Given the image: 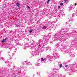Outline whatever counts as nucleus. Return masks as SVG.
I'll return each mask as SVG.
<instances>
[{
    "label": "nucleus",
    "instance_id": "f257e3e1",
    "mask_svg": "<svg viewBox=\"0 0 77 77\" xmlns=\"http://www.w3.org/2000/svg\"><path fill=\"white\" fill-rule=\"evenodd\" d=\"M65 30H66V29H63L60 32H58V34H56V35H57L58 34H59L57 35V36H56V38H57L58 39H60L61 38H63V36L65 35Z\"/></svg>",
    "mask_w": 77,
    "mask_h": 77
},
{
    "label": "nucleus",
    "instance_id": "f03ea898",
    "mask_svg": "<svg viewBox=\"0 0 77 77\" xmlns=\"http://www.w3.org/2000/svg\"><path fill=\"white\" fill-rule=\"evenodd\" d=\"M44 39L42 42V44H41V46H44V45H42V44H44L45 45H47L48 44L47 42L48 41V40H49V38L48 37V35H44Z\"/></svg>",
    "mask_w": 77,
    "mask_h": 77
},
{
    "label": "nucleus",
    "instance_id": "7ed1b4c3",
    "mask_svg": "<svg viewBox=\"0 0 77 77\" xmlns=\"http://www.w3.org/2000/svg\"><path fill=\"white\" fill-rule=\"evenodd\" d=\"M51 56H50V55H48L45 58V59L44 58H41V61H42L43 62H47V60H50V59H53V58L51 57Z\"/></svg>",
    "mask_w": 77,
    "mask_h": 77
},
{
    "label": "nucleus",
    "instance_id": "20e7f679",
    "mask_svg": "<svg viewBox=\"0 0 77 77\" xmlns=\"http://www.w3.org/2000/svg\"><path fill=\"white\" fill-rule=\"evenodd\" d=\"M54 52L53 53L54 56L53 57L51 56V57H52V59L54 58V59H58V58L60 57V56H59V55L56 52V50L54 51Z\"/></svg>",
    "mask_w": 77,
    "mask_h": 77
},
{
    "label": "nucleus",
    "instance_id": "39448f33",
    "mask_svg": "<svg viewBox=\"0 0 77 77\" xmlns=\"http://www.w3.org/2000/svg\"><path fill=\"white\" fill-rule=\"evenodd\" d=\"M32 44L31 45L30 48L31 50H35L36 48H37L36 46H37V44L36 43V42H33L32 43Z\"/></svg>",
    "mask_w": 77,
    "mask_h": 77
},
{
    "label": "nucleus",
    "instance_id": "423d86ee",
    "mask_svg": "<svg viewBox=\"0 0 77 77\" xmlns=\"http://www.w3.org/2000/svg\"><path fill=\"white\" fill-rule=\"evenodd\" d=\"M76 5H77V4H75V5H73L70 6L69 8V10L74 9V6H76Z\"/></svg>",
    "mask_w": 77,
    "mask_h": 77
},
{
    "label": "nucleus",
    "instance_id": "0eeeda50",
    "mask_svg": "<svg viewBox=\"0 0 77 77\" xmlns=\"http://www.w3.org/2000/svg\"><path fill=\"white\" fill-rule=\"evenodd\" d=\"M31 54H32V56H37L39 55V54H37L35 53V51H32V52Z\"/></svg>",
    "mask_w": 77,
    "mask_h": 77
},
{
    "label": "nucleus",
    "instance_id": "6e6552de",
    "mask_svg": "<svg viewBox=\"0 0 77 77\" xmlns=\"http://www.w3.org/2000/svg\"><path fill=\"white\" fill-rule=\"evenodd\" d=\"M23 65H30L29 63H28V62L25 61L22 63Z\"/></svg>",
    "mask_w": 77,
    "mask_h": 77
},
{
    "label": "nucleus",
    "instance_id": "1a4fd4ad",
    "mask_svg": "<svg viewBox=\"0 0 77 77\" xmlns=\"http://www.w3.org/2000/svg\"><path fill=\"white\" fill-rule=\"evenodd\" d=\"M50 47H46L45 48V51H50Z\"/></svg>",
    "mask_w": 77,
    "mask_h": 77
},
{
    "label": "nucleus",
    "instance_id": "9d476101",
    "mask_svg": "<svg viewBox=\"0 0 77 77\" xmlns=\"http://www.w3.org/2000/svg\"><path fill=\"white\" fill-rule=\"evenodd\" d=\"M70 56L71 57H72L74 56V54L73 53H72V52L69 53Z\"/></svg>",
    "mask_w": 77,
    "mask_h": 77
},
{
    "label": "nucleus",
    "instance_id": "9b49d317",
    "mask_svg": "<svg viewBox=\"0 0 77 77\" xmlns=\"http://www.w3.org/2000/svg\"><path fill=\"white\" fill-rule=\"evenodd\" d=\"M7 39H8V38H4V39H3V40H2L1 42L2 43H4V42H5V41H6V40H7Z\"/></svg>",
    "mask_w": 77,
    "mask_h": 77
},
{
    "label": "nucleus",
    "instance_id": "f8f14e48",
    "mask_svg": "<svg viewBox=\"0 0 77 77\" xmlns=\"http://www.w3.org/2000/svg\"><path fill=\"white\" fill-rule=\"evenodd\" d=\"M16 6H17V7H20V4L19 2H17L16 3Z\"/></svg>",
    "mask_w": 77,
    "mask_h": 77
},
{
    "label": "nucleus",
    "instance_id": "ddd939ff",
    "mask_svg": "<svg viewBox=\"0 0 77 77\" xmlns=\"http://www.w3.org/2000/svg\"><path fill=\"white\" fill-rule=\"evenodd\" d=\"M37 51L38 53H41V52H42V50L41 49V48H39V49H38Z\"/></svg>",
    "mask_w": 77,
    "mask_h": 77
},
{
    "label": "nucleus",
    "instance_id": "4468645a",
    "mask_svg": "<svg viewBox=\"0 0 77 77\" xmlns=\"http://www.w3.org/2000/svg\"><path fill=\"white\" fill-rule=\"evenodd\" d=\"M64 3H65V4H66L67 3H68V0H65L64 1Z\"/></svg>",
    "mask_w": 77,
    "mask_h": 77
},
{
    "label": "nucleus",
    "instance_id": "2eb2a0df",
    "mask_svg": "<svg viewBox=\"0 0 77 77\" xmlns=\"http://www.w3.org/2000/svg\"><path fill=\"white\" fill-rule=\"evenodd\" d=\"M60 14L61 15H62L63 16L64 15V13L63 12V11H62L60 13Z\"/></svg>",
    "mask_w": 77,
    "mask_h": 77
},
{
    "label": "nucleus",
    "instance_id": "dca6fc26",
    "mask_svg": "<svg viewBox=\"0 0 77 77\" xmlns=\"http://www.w3.org/2000/svg\"><path fill=\"white\" fill-rule=\"evenodd\" d=\"M42 29L44 30H45L47 29V27L45 26H43L42 27Z\"/></svg>",
    "mask_w": 77,
    "mask_h": 77
},
{
    "label": "nucleus",
    "instance_id": "f3484780",
    "mask_svg": "<svg viewBox=\"0 0 77 77\" xmlns=\"http://www.w3.org/2000/svg\"><path fill=\"white\" fill-rule=\"evenodd\" d=\"M27 8L29 10H30V8L29 7V6H27Z\"/></svg>",
    "mask_w": 77,
    "mask_h": 77
},
{
    "label": "nucleus",
    "instance_id": "a211bd4d",
    "mask_svg": "<svg viewBox=\"0 0 77 77\" xmlns=\"http://www.w3.org/2000/svg\"><path fill=\"white\" fill-rule=\"evenodd\" d=\"M59 47V45H56L55 47V48H57V47Z\"/></svg>",
    "mask_w": 77,
    "mask_h": 77
},
{
    "label": "nucleus",
    "instance_id": "6ab92c4d",
    "mask_svg": "<svg viewBox=\"0 0 77 77\" xmlns=\"http://www.w3.org/2000/svg\"><path fill=\"white\" fill-rule=\"evenodd\" d=\"M60 68H61V67H62V64H60Z\"/></svg>",
    "mask_w": 77,
    "mask_h": 77
},
{
    "label": "nucleus",
    "instance_id": "aec40b11",
    "mask_svg": "<svg viewBox=\"0 0 77 77\" xmlns=\"http://www.w3.org/2000/svg\"><path fill=\"white\" fill-rule=\"evenodd\" d=\"M50 0H48L47 1V4H48V3H49V2H50Z\"/></svg>",
    "mask_w": 77,
    "mask_h": 77
},
{
    "label": "nucleus",
    "instance_id": "412c9836",
    "mask_svg": "<svg viewBox=\"0 0 77 77\" xmlns=\"http://www.w3.org/2000/svg\"><path fill=\"white\" fill-rule=\"evenodd\" d=\"M69 36L70 37H72V35H71V34H69Z\"/></svg>",
    "mask_w": 77,
    "mask_h": 77
},
{
    "label": "nucleus",
    "instance_id": "4be33fe9",
    "mask_svg": "<svg viewBox=\"0 0 77 77\" xmlns=\"http://www.w3.org/2000/svg\"><path fill=\"white\" fill-rule=\"evenodd\" d=\"M32 30H30L29 31V33H32Z\"/></svg>",
    "mask_w": 77,
    "mask_h": 77
},
{
    "label": "nucleus",
    "instance_id": "5701e85b",
    "mask_svg": "<svg viewBox=\"0 0 77 77\" xmlns=\"http://www.w3.org/2000/svg\"><path fill=\"white\" fill-rule=\"evenodd\" d=\"M28 63H29V64H28V65H32V64L30 63V62H28Z\"/></svg>",
    "mask_w": 77,
    "mask_h": 77
},
{
    "label": "nucleus",
    "instance_id": "b1692460",
    "mask_svg": "<svg viewBox=\"0 0 77 77\" xmlns=\"http://www.w3.org/2000/svg\"><path fill=\"white\" fill-rule=\"evenodd\" d=\"M60 5H61V6H62V5H63V3H61L60 4Z\"/></svg>",
    "mask_w": 77,
    "mask_h": 77
},
{
    "label": "nucleus",
    "instance_id": "393cba45",
    "mask_svg": "<svg viewBox=\"0 0 77 77\" xmlns=\"http://www.w3.org/2000/svg\"><path fill=\"white\" fill-rule=\"evenodd\" d=\"M69 30V29H68V28H67V29H66V31H68V30Z\"/></svg>",
    "mask_w": 77,
    "mask_h": 77
},
{
    "label": "nucleus",
    "instance_id": "a878e982",
    "mask_svg": "<svg viewBox=\"0 0 77 77\" xmlns=\"http://www.w3.org/2000/svg\"><path fill=\"white\" fill-rule=\"evenodd\" d=\"M60 6H59L58 7V9H60Z\"/></svg>",
    "mask_w": 77,
    "mask_h": 77
},
{
    "label": "nucleus",
    "instance_id": "bb28decb",
    "mask_svg": "<svg viewBox=\"0 0 77 77\" xmlns=\"http://www.w3.org/2000/svg\"><path fill=\"white\" fill-rule=\"evenodd\" d=\"M37 65L38 66V65H39V63H37Z\"/></svg>",
    "mask_w": 77,
    "mask_h": 77
},
{
    "label": "nucleus",
    "instance_id": "cd10ccee",
    "mask_svg": "<svg viewBox=\"0 0 77 77\" xmlns=\"http://www.w3.org/2000/svg\"><path fill=\"white\" fill-rule=\"evenodd\" d=\"M65 67H68V65H66L65 66Z\"/></svg>",
    "mask_w": 77,
    "mask_h": 77
},
{
    "label": "nucleus",
    "instance_id": "c85d7f7f",
    "mask_svg": "<svg viewBox=\"0 0 77 77\" xmlns=\"http://www.w3.org/2000/svg\"><path fill=\"white\" fill-rule=\"evenodd\" d=\"M5 63H7V62H5Z\"/></svg>",
    "mask_w": 77,
    "mask_h": 77
},
{
    "label": "nucleus",
    "instance_id": "c756f323",
    "mask_svg": "<svg viewBox=\"0 0 77 77\" xmlns=\"http://www.w3.org/2000/svg\"><path fill=\"white\" fill-rule=\"evenodd\" d=\"M17 27H18V26L17 25Z\"/></svg>",
    "mask_w": 77,
    "mask_h": 77
},
{
    "label": "nucleus",
    "instance_id": "7c9ffc66",
    "mask_svg": "<svg viewBox=\"0 0 77 77\" xmlns=\"http://www.w3.org/2000/svg\"><path fill=\"white\" fill-rule=\"evenodd\" d=\"M71 27V26H69V27Z\"/></svg>",
    "mask_w": 77,
    "mask_h": 77
},
{
    "label": "nucleus",
    "instance_id": "2f4dec72",
    "mask_svg": "<svg viewBox=\"0 0 77 77\" xmlns=\"http://www.w3.org/2000/svg\"><path fill=\"white\" fill-rule=\"evenodd\" d=\"M76 14H77V12H76Z\"/></svg>",
    "mask_w": 77,
    "mask_h": 77
}]
</instances>
